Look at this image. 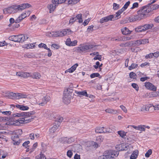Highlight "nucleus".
Returning <instances> with one entry per match:
<instances>
[{
    "label": "nucleus",
    "instance_id": "nucleus-1",
    "mask_svg": "<svg viewBox=\"0 0 159 159\" xmlns=\"http://www.w3.org/2000/svg\"><path fill=\"white\" fill-rule=\"evenodd\" d=\"M35 113V112L33 111L28 112H20V116H25L24 117L20 118V124H26L31 121L32 119H34V116H32L31 118L29 119H28L27 116L29 117L30 115L34 114Z\"/></svg>",
    "mask_w": 159,
    "mask_h": 159
},
{
    "label": "nucleus",
    "instance_id": "nucleus-2",
    "mask_svg": "<svg viewBox=\"0 0 159 159\" xmlns=\"http://www.w3.org/2000/svg\"><path fill=\"white\" fill-rule=\"evenodd\" d=\"M149 12L147 5L141 7L137 12V14L142 19L145 18Z\"/></svg>",
    "mask_w": 159,
    "mask_h": 159
},
{
    "label": "nucleus",
    "instance_id": "nucleus-3",
    "mask_svg": "<svg viewBox=\"0 0 159 159\" xmlns=\"http://www.w3.org/2000/svg\"><path fill=\"white\" fill-rule=\"evenodd\" d=\"M71 93H70L69 89H66L64 92L63 96V102L66 104H68L70 102L71 98Z\"/></svg>",
    "mask_w": 159,
    "mask_h": 159
},
{
    "label": "nucleus",
    "instance_id": "nucleus-4",
    "mask_svg": "<svg viewBox=\"0 0 159 159\" xmlns=\"http://www.w3.org/2000/svg\"><path fill=\"white\" fill-rule=\"evenodd\" d=\"M20 5H13L3 10V13L5 14L16 13L19 10Z\"/></svg>",
    "mask_w": 159,
    "mask_h": 159
},
{
    "label": "nucleus",
    "instance_id": "nucleus-5",
    "mask_svg": "<svg viewBox=\"0 0 159 159\" xmlns=\"http://www.w3.org/2000/svg\"><path fill=\"white\" fill-rule=\"evenodd\" d=\"M93 47V46L92 45H81L80 46L77 48V51L80 53H81L84 52H85L88 51L89 49L92 48Z\"/></svg>",
    "mask_w": 159,
    "mask_h": 159
},
{
    "label": "nucleus",
    "instance_id": "nucleus-6",
    "mask_svg": "<svg viewBox=\"0 0 159 159\" xmlns=\"http://www.w3.org/2000/svg\"><path fill=\"white\" fill-rule=\"evenodd\" d=\"M116 20V17H114L113 15H111L102 18L100 19L99 22L100 23H103L110 21L114 20Z\"/></svg>",
    "mask_w": 159,
    "mask_h": 159
},
{
    "label": "nucleus",
    "instance_id": "nucleus-7",
    "mask_svg": "<svg viewBox=\"0 0 159 159\" xmlns=\"http://www.w3.org/2000/svg\"><path fill=\"white\" fill-rule=\"evenodd\" d=\"M115 153H116V152L112 150H110L106 151L105 153L106 154L107 159H115L114 156H116Z\"/></svg>",
    "mask_w": 159,
    "mask_h": 159
},
{
    "label": "nucleus",
    "instance_id": "nucleus-8",
    "mask_svg": "<svg viewBox=\"0 0 159 159\" xmlns=\"http://www.w3.org/2000/svg\"><path fill=\"white\" fill-rule=\"evenodd\" d=\"M7 95L9 98L13 99H19L20 98V94L19 93H15L8 92Z\"/></svg>",
    "mask_w": 159,
    "mask_h": 159
},
{
    "label": "nucleus",
    "instance_id": "nucleus-9",
    "mask_svg": "<svg viewBox=\"0 0 159 159\" xmlns=\"http://www.w3.org/2000/svg\"><path fill=\"white\" fill-rule=\"evenodd\" d=\"M11 139L13 141L12 143L14 145H19L20 143V139L18 135L15 134L12 136Z\"/></svg>",
    "mask_w": 159,
    "mask_h": 159
},
{
    "label": "nucleus",
    "instance_id": "nucleus-10",
    "mask_svg": "<svg viewBox=\"0 0 159 159\" xmlns=\"http://www.w3.org/2000/svg\"><path fill=\"white\" fill-rule=\"evenodd\" d=\"M145 87L148 89L156 91L157 87L153 85L152 83L149 82H147L145 83Z\"/></svg>",
    "mask_w": 159,
    "mask_h": 159
},
{
    "label": "nucleus",
    "instance_id": "nucleus-11",
    "mask_svg": "<svg viewBox=\"0 0 159 159\" xmlns=\"http://www.w3.org/2000/svg\"><path fill=\"white\" fill-rule=\"evenodd\" d=\"M53 0L52 1V4H49L48 6V8L49 10V12H52L56 9V7L57 6V4L52 2Z\"/></svg>",
    "mask_w": 159,
    "mask_h": 159
},
{
    "label": "nucleus",
    "instance_id": "nucleus-12",
    "mask_svg": "<svg viewBox=\"0 0 159 159\" xmlns=\"http://www.w3.org/2000/svg\"><path fill=\"white\" fill-rule=\"evenodd\" d=\"M148 7L149 12L152 11H153L157 9L159 7V6L157 4L152 5L151 4L149 3L147 5Z\"/></svg>",
    "mask_w": 159,
    "mask_h": 159
},
{
    "label": "nucleus",
    "instance_id": "nucleus-13",
    "mask_svg": "<svg viewBox=\"0 0 159 159\" xmlns=\"http://www.w3.org/2000/svg\"><path fill=\"white\" fill-rule=\"evenodd\" d=\"M49 96H45L42 99V102L39 103L38 102V104L39 105L43 106L49 101Z\"/></svg>",
    "mask_w": 159,
    "mask_h": 159
},
{
    "label": "nucleus",
    "instance_id": "nucleus-14",
    "mask_svg": "<svg viewBox=\"0 0 159 159\" xmlns=\"http://www.w3.org/2000/svg\"><path fill=\"white\" fill-rule=\"evenodd\" d=\"M141 19L138 14L129 17V20L131 22H134L137 20H140Z\"/></svg>",
    "mask_w": 159,
    "mask_h": 159
},
{
    "label": "nucleus",
    "instance_id": "nucleus-15",
    "mask_svg": "<svg viewBox=\"0 0 159 159\" xmlns=\"http://www.w3.org/2000/svg\"><path fill=\"white\" fill-rule=\"evenodd\" d=\"M58 127L59 126L54 125L53 126L50 128L49 129V134L50 136H52L54 134L55 132L58 128Z\"/></svg>",
    "mask_w": 159,
    "mask_h": 159
},
{
    "label": "nucleus",
    "instance_id": "nucleus-16",
    "mask_svg": "<svg viewBox=\"0 0 159 159\" xmlns=\"http://www.w3.org/2000/svg\"><path fill=\"white\" fill-rule=\"evenodd\" d=\"M57 37H62L67 34V31L63 30L62 31H57Z\"/></svg>",
    "mask_w": 159,
    "mask_h": 159
},
{
    "label": "nucleus",
    "instance_id": "nucleus-17",
    "mask_svg": "<svg viewBox=\"0 0 159 159\" xmlns=\"http://www.w3.org/2000/svg\"><path fill=\"white\" fill-rule=\"evenodd\" d=\"M78 64L76 63L73 66H72L70 68L68 69L65 71V73L69 72L70 73H72L76 69V67L78 66Z\"/></svg>",
    "mask_w": 159,
    "mask_h": 159
},
{
    "label": "nucleus",
    "instance_id": "nucleus-18",
    "mask_svg": "<svg viewBox=\"0 0 159 159\" xmlns=\"http://www.w3.org/2000/svg\"><path fill=\"white\" fill-rule=\"evenodd\" d=\"M121 31L123 34L124 35H128L130 34L131 31L126 27L123 28L121 29Z\"/></svg>",
    "mask_w": 159,
    "mask_h": 159
},
{
    "label": "nucleus",
    "instance_id": "nucleus-19",
    "mask_svg": "<svg viewBox=\"0 0 159 159\" xmlns=\"http://www.w3.org/2000/svg\"><path fill=\"white\" fill-rule=\"evenodd\" d=\"M62 140L63 141L64 143H70L72 141H74V139L71 138H68L67 137H64L62 138Z\"/></svg>",
    "mask_w": 159,
    "mask_h": 159
},
{
    "label": "nucleus",
    "instance_id": "nucleus-20",
    "mask_svg": "<svg viewBox=\"0 0 159 159\" xmlns=\"http://www.w3.org/2000/svg\"><path fill=\"white\" fill-rule=\"evenodd\" d=\"M76 94L79 95L80 97H81V96H84L86 97H88V94H87V92L85 90L82 91H75Z\"/></svg>",
    "mask_w": 159,
    "mask_h": 159
},
{
    "label": "nucleus",
    "instance_id": "nucleus-21",
    "mask_svg": "<svg viewBox=\"0 0 159 159\" xmlns=\"http://www.w3.org/2000/svg\"><path fill=\"white\" fill-rule=\"evenodd\" d=\"M139 154V151L138 150H135L134 151L132 154H131L130 157V159H136L138 155Z\"/></svg>",
    "mask_w": 159,
    "mask_h": 159
},
{
    "label": "nucleus",
    "instance_id": "nucleus-22",
    "mask_svg": "<svg viewBox=\"0 0 159 159\" xmlns=\"http://www.w3.org/2000/svg\"><path fill=\"white\" fill-rule=\"evenodd\" d=\"M46 35L50 37H57V32L52 31L51 32H48L46 34Z\"/></svg>",
    "mask_w": 159,
    "mask_h": 159
},
{
    "label": "nucleus",
    "instance_id": "nucleus-23",
    "mask_svg": "<svg viewBox=\"0 0 159 159\" xmlns=\"http://www.w3.org/2000/svg\"><path fill=\"white\" fill-rule=\"evenodd\" d=\"M30 76L32 77L33 78L39 79L40 78L41 76L39 73L35 72L33 74H30Z\"/></svg>",
    "mask_w": 159,
    "mask_h": 159
},
{
    "label": "nucleus",
    "instance_id": "nucleus-24",
    "mask_svg": "<svg viewBox=\"0 0 159 159\" xmlns=\"http://www.w3.org/2000/svg\"><path fill=\"white\" fill-rule=\"evenodd\" d=\"M20 120L19 119H18L17 120H16V122H15V121H13V122H12V121H7V122L6 123H5V124L6 125H18V124L19 123H20V122L19 121Z\"/></svg>",
    "mask_w": 159,
    "mask_h": 159
},
{
    "label": "nucleus",
    "instance_id": "nucleus-25",
    "mask_svg": "<svg viewBox=\"0 0 159 159\" xmlns=\"http://www.w3.org/2000/svg\"><path fill=\"white\" fill-rule=\"evenodd\" d=\"M105 111L106 112L113 114H116L118 112L117 110L111 109L110 108H107L105 110Z\"/></svg>",
    "mask_w": 159,
    "mask_h": 159
},
{
    "label": "nucleus",
    "instance_id": "nucleus-26",
    "mask_svg": "<svg viewBox=\"0 0 159 159\" xmlns=\"http://www.w3.org/2000/svg\"><path fill=\"white\" fill-rule=\"evenodd\" d=\"M30 74L29 73L20 72V77L26 78L30 77Z\"/></svg>",
    "mask_w": 159,
    "mask_h": 159
},
{
    "label": "nucleus",
    "instance_id": "nucleus-27",
    "mask_svg": "<svg viewBox=\"0 0 159 159\" xmlns=\"http://www.w3.org/2000/svg\"><path fill=\"white\" fill-rule=\"evenodd\" d=\"M135 30L137 32L145 31L143 25H141L135 28Z\"/></svg>",
    "mask_w": 159,
    "mask_h": 159
},
{
    "label": "nucleus",
    "instance_id": "nucleus-28",
    "mask_svg": "<svg viewBox=\"0 0 159 159\" xmlns=\"http://www.w3.org/2000/svg\"><path fill=\"white\" fill-rule=\"evenodd\" d=\"M31 6L30 4L26 3L20 4V10H23L26 8H28Z\"/></svg>",
    "mask_w": 159,
    "mask_h": 159
},
{
    "label": "nucleus",
    "instance_id": "nucleus-29",
    "mask_svg": "<svg viewBox=\"0 0 159 159\" xmlns=\"http://www.w3.org/2000/svg\"><path fill=\"white\" fill-rule=\"evenodd\" d=\"M28 38L27 35L20 34V42H24Z\"/></svg>",
    "mask_w": 159,
    "mask_h": 159
},
{
    "label": "nucleus",
    "instance_id": "nucleus-30",
    "mask_svg": "<svg viewBox=\"0 0 159 159\" xmlns=\"http://www.w3.org/2000/svg\"><path fill=\"white\" fill-rule=\"evenodd\" d=\"M51 113L49 111L45 110L43 111V114L44 116L47 118H49Z\"/></svg>",
    "mask_w": 159,
    "mask_h": 159
},
{
    "label": "nucleus",
    "instance_id": "nucleus-31",
    "mask_svg": "<svg viewBox=\"0 0 159 159\" xmlns=\"http://www.w3.org/2000/svg\"><path fill=\"white\" fill-rule=\"evenodd\" d=\"M104 127H97L95 129V131L98 133H104V130L103 129Z\"/></svg>",
    "mask_w": 159,
    "mask_h": 159
},
{
    "label": "nucleus",
    "instance_id": "nucleus-32",
    "mask_svg": "<svg viewBox=\"0 0 159 159\" xmlns=\"http://www.w3.org/2000/svg\"><path fill=\"white\" fill-rule=\"evenodd\" d=\"M153 24H147L143 25L145 31L149 29H150L153 26Z\"/></svg>",
    "mask_w": 159,
    "mask_h": 159
},
{
    "label": "nucleus",
    "instance_id": "nucleus-33",
    "mask_svg": "<svg viewBox=\"0 0 159 159\" xmlns=\"http://www.w3.org/2000/svg\"><path fill=\"white\" fill-rule=\"evenodd\" d=\"M37 146V143L36 142L34 144L32 148H30V152L29 153L31 154L35 150Z\"/></svg>",
    "mask_w": 159,
    "mask_h": 159
},
{
    "label": "nucleus",
    "instance_id": "nucleus-34",
    "mask_svg": "<svg viewBox=\"0 0 159 159\" xmlns=\"http://www.w3.org/2000/svg\"><path fill=\"white\" fill-rule=\"evenodd\" d=\"M76 18V20H78L79 23L82 22L83 20L82 18V14H78L75 17Z\"/></svg>",
    "mask_w": 159,
    "mask_h": 159
},
{
    "label": "nucleus",
    "instance_id": "nucleus-35",
    "mask_svg": "<svg viewBox=\"0 0 159 159\" xmlns=\"http://www.w3.org/2000/svg\"><path fill=\"white\" fill-rule=\"evenodd\" d=\"M36 159H46V157L42 153L35 157Z\"/></svg>",
    "mask_w": 159,
    "mask_h": 159
},
{
    "label": "nucleus",
    "instance_id": "nucleus-36",
    "mask_svg": "<svg viewBox=\"0 0 159 159\" xmlns=\"http://www.w3.org/2000/svg\"><path fill=\"white\" fill-rule=\"evenodd\" d=\"M138 64L135 63H132L131 66H129V70H131L133 69L136 68L138 66Z\"/></svg>",
    "mask_w": 159,
    "mask_h": 159
},
{
    "label": "nucleus",
    "instance_id": "nucleus-37",
    "mask_svg": "<svg viewBox=\"0 0 159 159\" xmlns=\"http://www.w3.org/2000/svg\"><path fill=\"white\" fill-rule=\"evenodd\" d=\"M66 0H53L52 2L55 3L58 5L59 4H61L65 2Z\"/></svg>",
    "mask_w": 159,
    "mask_h": 159
},
{
    "label": "nucleus",
    "instance_id": "nucleus-38",
    "mask_svg": "<svg viewBox=\"0 0 159 159\" xmlns=\"http://www.w3.org/2000/svg\"><path fill=\"white\" fill-rule=\"evenodd\" d=\"M100 76V75L98 73H93L92 74L90 75V77L91 78H93L95 77H99V78H101V76Z\"/></svg>",
    "mask_w": 159,
    "mask_h": 159
},
{
    "label": "nucleus",
    "instance_id": "nucleus-39",
    "mask_svg": "<svg viewBox=\"0 0 159 159\" xmlns=\"http://www.w3.org/2000/svg\"><path fill=\"white\" fill-rule=\"evenodd\" d=\"M141 111H149V107H146L145 106H143L141 107Z\"/></svg>",
    "mask_w": 159,
    "mask_h": 159
},
{
    "label": "nucleus",
    "instance_id": "nucleus-40",
    "mask_svg": "<svg viewBox=\"0 0 159 159\" xmlns=\"http://www.w3.org/2000/svg\"><path fill=\"white\" fill-rule=\"evenodd\" d=\"M118 134L122 138H124L126 135V133L122 131H118Z\"/></svg>",
    "mask_w": 159,
    "mask_h": 159
},
{
    "label": "nucleus",
    "instance_id": "nucleus-41",
    "mask_svg": "<svg viewBox=\"0 0 159 159\" xmlns=\"http://www.w3.org/2000/svg\"><path fill=\"white\" fill-rule=\"evenodd\" d=\"M112 131V127H108L105 129L104 133H111Z\"/></svg>",
    "mask_w": 159,
    "mask_h": 159
},
{
    "label": "nucleus",
    "instance_id": "nucleus-42",
    "mask_svg": "<svg viewBox=\"0 0 159 159\" xmlns=\"http://www.w3.org/2000/svg\"><path fill=\"white\" fill-rule=\"evenodd\" d=\"M35 46L33 44H25L24 45L23 47V48H26L27 49H29L32 48V47Z\"/></svg>",
    "mask_w": 159,
    "mask_h": 159
},
{
    "label": "nucleus",
    "instance_id": "nucleus-43",
    "mask_svg": "<svg viewBox=\"0 0 159 159\" xmlns=\"http://www.w3.org/2000/svg\"><path fill=\"white\" fill-rule=\"evenodd\" d=\"M158 95L157 93L156 92H153L149 93V96L150 97H155Z\"/></svg>",
    "mask_w": 159,
    "mask_h": 159
},
{
    "label": "nucleus",
    "instance_id": "nucleus-44",
    "mask_svg": "<svg viewBox=\"0 0 159 159\" xmlns=\"http://www.w3.org/2000/svg\"><path fill=\"white\" fill-rule=\"evenodd\" d=\"M152 150L151 149H149L147 151V152L146 153V154H145V156L146 157H149L150 155H151L152 154Z\"/></svg>",
    "mask_w": 159,
    "mask_h": 159
},
{
    "label": "nucleus",
    "instance_id": "nucleus-45",
    "mask_svg": "<svg viewBox=\"0 0 159 159\" xmlns=\"http://www.w3.org/2000/svg\"><path fill=\"white\" fill-rule=\"evenodd\" d=\"M145 126L144 125H139L138 126L137 130L145 131Z\"/></svg>",
    "mask_w": 159,
    "mask_h": 159
},
{
    "label": "nucleus",
    "instance_id": "nucleus-46",
    "mask_svg": "<svg viewBox=\"0 0 159 159\" xmlns=\"http://www.w3.org/2000/svg\"><path fill=\"white\" fill-rule=\"evenodd\" d=\"M113 9L114 10H117L119 9L120 8V5L117 4L116 3H114L113 4Z\"/></svg>",
    "mask_w": 159,
    "mask_h": 159
},
{
    "label": "nucleus",
    "instance_id": "nucleus-47",
    "mask_svg": "<svg viewBox=\"0 0 159 159\" xmlns=\"http://www.w3.org/2000/svg\"><path fill=\"white\" fill-rule=\"evenodd\" d=\"M79 0H69L68 2V3L69 4H75Z\"/></svg>",
    "mask_w": 159,
    "mask_h": 159
},
{
    "label": "nucleus",
    "instance_id": "nucleus-48",
    "mask_svg": "<svg viewBox=\"0 0 159 159\" xmlns=\"http://www.w3.org/2000/svg\"><path fill=\"white\" fill-rule=\"evenodd\" d=\"M134 44V43L133 41H129L125 43V47H128L131 46Z\"/></svg>",
    "mask_w": 159,
    "mask_h": 159
},
{
    "label": "nucleus",
    "instance_id": "nucleus-49",
    "mask_svg": "<svg viewBox=\"0 0 159 159\" xmlns=\"http://www.w3.org/2000/svg\"><path fill=\"white\" fill-rule=\"evenodd\" d=\"M39 48H43L46 49H48V48L46 45L43 43H41L39 45Z\"/></svg>",
    "mask_w": 159,
    "mask_h": 159
},
{
    "label": "nucleus",
    "instance_id": "nucleus-50",
    "mask_svg": "<svg viewBox=\"0 0 159 159\" xmlns=\"http://www.w3.org/2000/svg\"><path fill=\"white\" fill-rule=\"evenodd\" d=\"M29 109V107L27 106H24L23 105H20V110L23 111L27 110Z\"/></svg>",
    "mask_w": 159,
    "mask_h": 159
},
{
    "label": "nucleus",
    "instance_id": "nucleus-51",
    "mask_svg": "<svg viewBox=\"0 0 159 159\" xmlns=\"http://www.w3.org/2000/svg\"><path fill=\"white\" fill-rule=\"evenodd\" d=\"M131 85L136 91H138L139 90V87L137 84L135 83H133Z\"/></svg>",
    "mask_w": 159,
    "mask_h": 159
},
{
    "label": "nucleus",
    "instance_id": "nucleus-52",
    "mask_svg": "<svg viewBox=\"0 0 159 159\" xmlns=\"http://www.w3.org/2000/svg\"><path fill=\"white\" fill-rule=\"evenodd\" d=\"M136 75L135 73L133 72H131L129 74V76L130 78L135 79Z\"/></svg>",
    "mask_w": 159,
    "mask_h": 159
},
{
    "label": "nucleus",
    "instance_id": "nucleus-53",
    "mask_svg": "<svg viewBox=\"0 0 159 159\" xmlns=\"http://www.w3.org/2000/svg\"><path fill=\"white\" fill-rule=\"evenodd\" d=\"M28 95L25 93H20V99L28 98Z\"/></svg>",
    "mask_w": 159,
    "mask_h": 159
},
{
    "label": "nucleus",
    "instance_id": "nucleus-54",
    "mask_svg": "<svg viewBox=\"0 0 159 159\" xmlns=\"http://www.w3.org/2000/svg\"><path fill=\"white\" fill-rule=\"evenodd\" d=\"M30 143V142L29 141H26L23 144H22V146L25 148H27L29 146L28 145V144H29Z\"/></svg>",
    "mask_w": 159,
    "mask_h": 159
},
{
    "label": "nucleus",
    "instance_id": "nucleus-55",
    "mask_svg": "<svg viewBox=\"0 0 159 159\" xmlns=\"http://www.w3.org/2000/svg\"><path fill=\"white\" fill-rule=\"evenodd\" d=\"M93 59L94 60H98L100 61H102V56L101 55H97V56L95 57Z\"/></svg>",
    "mask_w": 159,
    "mask_h": 159
},
{
    "label": "nucleus",
    "instance_id": "nucleus-56",
    "mask_svg": "<svg viewBox=\"0 0 159 159\" xmlns=\"http://www.w3.org/2000/svg\"><path fill=\"white\" fill-rule=\"evenodd\" d=\"M73 155L72 151L70 150L68 151L67 152V155L69 157L71 158Z\"/></svg>",
    "mask_w": 159,
    "mask_h": 159
},
{
    "label": "nucleus",
    "instance_id": "nucleus-57",
    "mask_svg": "<svg viewBox=\"0 0 159 159\" xmlns=\"http://www.w3.org/2000/svg\"><path fill=\"white\" fill-rule=\"evenodd\" d=\"M76 20V18L75 17H71L69 23H70L73 24Z\"/></svg>",
    "mask_w": 159,
    "mask_h": 159
},
{
    "label": "nucleus",
    "instance_id": "nucleus-58",
    "mask_svg": "<svg viewBox=\"0 0 159 159\" xmlns=\"http://www.w3.org/2000/svg\"><path fill=\"white\" fill-rule=\"evenodd\" d=\"M130 4V1H129L127 2L124 5L123 8L125 10H126L127 8L129 6Z\"/></svg>",
    "mask_w": 159,
    "mask_h": 159
},
{
    "label": "nucleus",
    "instance_id": "nucleus-59",
    "mask_svg": "<svg viewBox=\"0 0 159 159\" xmlns=\"http://www.w3.org/2000/svg\"><path fill=\"white\" fill-rule=\"evenodd\" d=\"M71 39L70 38H68L66 41V44L67 45L69 46H70V45L71 43Z\"/></svg>",
    "mask_w": 159,
    "mask_h": 159
},
{
    "label": "nucleus",
    "instance_id": "nucleus-60",
    "mask_svg": "<svg viewBox=\"0 0 159 159\" xmlns=\"http://www.w3.org/2000/svg\"><path fill=\"white\" fill-rule=\"evenodd\" d=\"M134 43V44H136L138 46L141 44V39L137 40L134 41H133Z\"/></svg>",
    "mask_w": 159,
    "mask_h": 159
},
{
    "label": "nucleus",
    "instance_id": "nucleus-61",
    "mask_svg": "<svg viewBox=\"0 0 159 159\" xmlns=\"http://www.w3.org/2000/svg\"><path fill=\"white\" fill-rule=\"evenodd\" d=\"M120 107L124 112L125 113L127 112V110L125 107L123 105H121L120 106Z\"/></svg>",
    "mask_w": 159,
    "mask_h": 159
},
{
    "label": "nucleus",
    "instance_id": "nucleus-62",
    "mask_svg": "<svg viewBox=\"0 0 159 159\" xmlns=\"http://www.w3.org/2000/svg\"><path fill=\"white\" fill-rule=\"evenodd\" d=\"M139 3L138 2H135L133 4L132 7H131V9H133L135 8H137L138 7Z\"/></svg>",
    "mask_w": 159,
    "mask_h": 159
},
{
    "label": "nucleus",
    "instance_id": "nucleus-63",
    "mask_svg": "<svg viewBox=\"0 0 159 159\" xmlns=\"http://www.w3.org/2000/svg\"><path fill=\"white\" fill-rule=\"evenodd\" d=\"M93 26L91 25L89 26L87 29V31L89 32H92L93 31Z\"/></svg>",
    "mask_w": 159,
    "mask_h": 159
},
{
    "label": "nucleus",
    "instance_id": "nucleus-64",
    "mask_svg": "<svg viewBox=\"0 0 159 159\" xmlns=\"http://www.w3.org/2000/svg\"><path fill=\"white\" fill-rule=\"evenodd\" d=\"M141 44H145L148 43V39H141Z\"/></svg>",
    "mask_w": 159,
    "mask_h": 159
}]
</instances>
